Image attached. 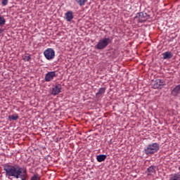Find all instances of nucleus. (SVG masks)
Masks as SVG:
<instances>
[{
	"instance_id": "f257e3e1",
	"label": "nucleus",
	"mask_w": 180,
	"mask_h": 180,
	"mask_svg": "<svg viewBox=\"0 0 180 180\" xmlns=\"http://www.w3.org/2000/svg\"><path fill=\"white\" fill-rule=\"evenodd\" d=\"M4 170L6 172V176L8 179H19L20 174L26 172V169L20 167V166L16 165L15 166L7 165L4 167Z\"/></svg>"
},
{
	"instance_id": "f03ea898",
	"label": "nucleus",
	"mask_w": 180,
	"mask_h": 180,
	"mask_svg": "<svg viewBox=\"0 0 180 180\" xmlns=\"http://www.w3.org/2000/svg\"><path fill=\"white\" fill-rule=\"evenodd\" d=\"M112 43V39L110 37H104L100 39L96 45L95 46V49L97 50H103L106 49L107 46H109Z\"/></svg>"
},
{
	"instance_id": "7ed1b4c3",
	"label": "nucleus",
	"mask_w": 180,
	"mask_h": 180,
	"mask_svg": "<svg viewBox=\"0 0 180 180\" xmlns=\"http://www.w3.org/2000/svg\"><path fill=\"white\" fill-rule=\"evenodd\" d=\"M160 150V145L158 143H153L148 145V146L144 149L145 154L149 155L150 154H154Z\"/></svg>"
},
{
	"instance_id": "20e7f679",
	"label": "nucleus",
	"mask_w": 180,
	"mask_h": 180,
	"mask_svg": "<svg viewBox=\"0 0 180 180\" xmlns=\"http://www.w3.org/2000/svg\"><path fill=\"white\" fill-rule=\"evenodd\" d=\"M44 56L46 60H53L56 57V51L51 48H48L44 51Z\"/></svg>"
},
{
	"instance_id": "39448f33",
	"label": "nucleus",
	"mask_w": 180,
	"mask_h": 180,
	"mask_svg": "<svg viewBox=\"0 0 180 180\" xmlns=\"http://www.w3.org/2000/svg\"><path fill=\"white\" fill-rule=\"evenodd\" d=\"M150 18V15L147 13L141 12L138 13L135 17V19H138L139 22L143 23Z\"/></svg>"
},
{
	"instance_id": "423d86ee",
	"label": "nucleus",
	"mask_w": 180,
	"mask_h": 180,
	"mask_svg": "<svg viewBox=\"0 0 180 180\" xmlns=\"http://www.w3.org/2000/svg\"><path fill=\"white\" fill-rule=\"evenodd\" d=\"M56 77H57V74L56 73V71L48 72L45 75L44 81L46 82H50V81H53V79H54Z\"/></svg>"
},
{
	"instance_id": "0eeeda50",
	"label": "nucleus",
	"mask_w": 180,
	"mask_h": 180,
	"mask_svg": "<svg viewBox=\"0 0 180 180\" xmlns=\"http://www.w3.org/2000/svg\"><path fill=\"white\" fill-rule=\"evenodd\" d=\"M63 88L60 85H56L52 88L51 90V94L56 96V95H58V94H60L61 90Z\"/></svg>"
},
{
	"instance_id": "6e6552de",
	"label": "nucleus",
	"mask_w": 180,
	"mask_h": 180,
	"mask_svg": "<svg viewBox=\"0 0 180 180\" xmlns=\"http://www.w3.org/2000/svg\"><path fill=\"white\" fill-rule=\"evenodd\" d=\"M67 22H71L74 19V13L72 11H69L65 14Z\"/></svg>"
},
{
	"instance_id": "1a4fd4ad",
	"label": "nucleus",
	"mask_w": 180,
	"mask_h": 180,
	"mask_svg": "<svg viewBox=\"0 0 180 180\" xmlns=\"http://www.w3.org/2000/svg\"><path fill=\"white\" fill-rule=\"evenodd\" d=\"M172 95L173 96H178L180 95V84L176 86L172 91Z\"/></svg>"
},
{
	"instance_id": "9d476101",
	"label": "nucleus",
	"mask_w": 180,
	"mask_h": 180,
	"mask_svg": "<svg viewBox=\"0 0 180 180\" xmlns=\"http://www.w3.org/2000/svg\"><path fill=\"white\" fill-rule=\"evenodd\" d=\"M163 60H169L172 58V53L169 51H166L162 53Z\"/></svg>"
},
{
	"instance_id": "9b49d317",
	"label": "nucleus",
	"mask_w": 180,
	"mask_h": 180,
	"mask_svg": "<svg viewBox=\"0 0 180 180\" xmlns=\"http://www.w3.org/2000/svg\"><path fill=\"white\" fill-rule=\"evenodd\" d=\"M106 155H98L96 157V160L98 162H103V161H105V160H106Z\"/></svg>"
},
{
	"instance_id": "f8f14e48",
	"label": "nucleus",
	"mask_w": 180,
	"mask_h": 180,
	"mask_svg": "<svg viewBox=\"0 0 180 180\" xmlns=\"http://www.w3.org/2000/svg\"><path fill=\"white\" fill-rule=\"evenodd\" d=\"M170 180H180V174L175 173L171 175Z\"/></svg>"
},
{
	"instance_id": "ddd939ff",
	"label": "nucleus",
	"mask_w": 180,
	"mask_h": 180,
	"mask_svg": "<svg viewBox=\"0 0 180 180\" xmlns=\"http://www.w3.org/2000/svg\"><path fill=\"white\" fill-rule=\"evenodd\" d=\"M106 91L105 87L100 88L96 94V96H99V95H103Z\"/></svg>"
},
{
	"instance_id": "4468645a",
	"label": "nucleus",
	"mask_w": 180,
	"mask_h": 180,
	"mask_svg": "<svg viewBox=\"0 0 180 180\" xmlns=\"http://www.w3.org/2000/svg\"><path fill=\"white\" fill-rule=\"evenodd\" d=\"M19 178L20 180H25L26 178H27V172L25 170V172H22V174L20 175Z\"/></svg>"
},
{
	"instance_id": "2eb2a0df",
	"label": "nucleus",
	"mask_w": 180,
	"mask_h": 180,
	"mask_svg": "<svg viewBox=\"0 0 180 180\" xmlns=\"http://www.w3.org/2000/svg\"><path fill=\"white\" fill-rule=\"evenodd\" d=\"M153 88L154 89H161V86L160 83L158 82V80H155L154 84L153 85Z\"/></svg>"
},
{
	"instance_id": "dca6fc26",
	"label": "nucleus",
	"mask_w": 180,
	"mask_h": 180,
	"mask_svg": "<svg viewBox=\"0 0 180 180\" xmlns=\"http://www.w3.org/2000/svg\"><path fill=\"white\" fill-rule=\"evenodd\" d=\"M148 172L149 174H155V167L154 166H150L148 168Z\"/></svg>"
},
{
	"instance_id": "f3484780",
	"label": "nucleus",
	"mask_w": 180,
	"mask_h": 180,
	"mask_svg": "<svg viewBox=\"0 0 180 180\" xmlns=\"http://www.w3.org/2000/svg\"><path fill=\"white\" fill-rule=\"evenodd\" d=\"M77 4H78V5H79V6H84V5H85V3L88 1V0H75Z\"/></svg>"
},
{
	"instance_id": "a211bd4d",
	"label": "nucleus",
	"mask_w": 180,
	"mask_h": 180,
	"mask_svg": "<svg viewBox=\"0 0 180 180\" xmlns=\"http://www.w3.org/2000/svg\"><path fill=\"white\" fill-rule=\"evenodd\" d=\"M8 119L9 120H18V119H19V115H18L17 114L13 115H10L8 116Z\"/></svg>"
},
{
	"instance_id": "6ab92c4d",
	"label": "nucleus",
	"mask_w": 180,
	"mask_h": 180,
	"mask_svg": "<svg viewBox=\"0 0 180 180\" xmlns=\"http://www.w3.org/2000/svg\"><path fill=\"white\" fill-rule=\"evenodd\" d=\"M6 23V20L2 15H0V26H4Z\"/></svg>"
},
{
	"instance_id": "aec40b11",
	"label": "nucleus",
	"mask_w": 180,
	"mask_h": 180,
	"mask_svg": "<svg viewBox=\"0 0 180 180\" xmlns=\"http://www.w3.org/2000/svg\"><path fill=\"white\" fill-rule=\"evenodd\" d=\"M156 80H158V82H159V85H160V86H164V85H165V81H164V79H158Z\"/></svg>"
},
{
	"instance_id": "412c9836",
	"label": "nucleus",
	"mask_w": 180,
	"mask_h": 180,
	"mask_svg": "<svg viewBox=\"0 0 180 180\" xmlns=\"http://www.w3.org/2000/svg\"><path fill=\"white\" fill-rule=\"evenodd\" d=\"M8 1L9 0H2L1 5H3V6H6V5H8Z\"/></svg>"
},
{
	"instance_id": "4be33fe9",
	"label": "nucleus",
	"mask_w": 180,
	"mask_h": 180,
	"mask_svg": "<svg viewBox=\"0 0 180 180\" xmlns=\"http://www.w3.org/2000/svg\"><path fill=\"white\" fill-rule=\"evenodd\" d=\"M23 60H24V61H30V56H25L23 58Z\"/></svg>"
},
{
	"instance_id": "5701e85b",
	"label": "nucleus",
	"mask_w": 180,
	"mask_h": 180,
	"mask_svg": "<svg viewBox=\"0 0 180 180\" xmlns=\"http://www.w3.org/2000/svg\"><path fill=\"white\" fill-rule=\"evenodd\" d=\"M38 176L37 175H34L30 180H37L38 179Z\"/></svg>"
},
{
	"instance_id": "b1692460",
	"label": "nucleus",
	"mask_w": 180,
	"mask_h": 180,
	"mask_svg": "<svg viewBox=\"0 0 180 180\" xmlns=\"http://www.w3.org/2000/svg\"><path fill=\"white\" fill-rule=\"evenodd\" d=\"M3 32H4V29L0 28V36H1V34H2Z\"/></svg>"
}]
</instances>
